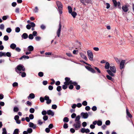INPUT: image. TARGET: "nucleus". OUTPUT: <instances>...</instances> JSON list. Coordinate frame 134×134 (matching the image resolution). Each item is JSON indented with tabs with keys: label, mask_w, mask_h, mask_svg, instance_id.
Wrapping results in <instances>:
<instances>
[{
	"label": "nucleus",
	"mask_w": 134,
	"mask_h": 134,
	"mask_svg": "<svg viewBox=\"0 0 134 134\" xmlns=\"http://www.w3.org/2000/svg\"><path fill=\"white\" fill-rule=\"evenodd\" d=\"M15 71L19 75L22 72L24 71L25 69L24 66L21 64L18 65L15 68Z\"/></svg>",
	"instance_id": "nucleus-1"
},
{
	"label": "nucleus",
	"mask_w": 134,
	"mask_h": 134,
	"mask_svg": "<svg viewBox=\"0 0 134 134\" xmlns=\"http://www.w3.org/2000/svg\"><path fill=\"white\" fill-rule=\"evenodd\" d=\"M56 4L58 7V10L59 11V14L61 15L62 14L63 10V5L61 2L57 1L56 2Z\"/></svg>",
	"instance_id": "nucleus-2"
},
{
	"label": "nucleus",
	"mask_w": 134,
	"mask_h": 134,
	"mask_svg": "<svg viewBox=\"0 0 134 134\" xmlns=\"http://www.w3.org/2000/svg\"><path fill=\"white\" fill-rule=\"evenodd\" d=\"M73 126L76 130H78L81 127V122H75Z\"/></svg>",
	"instance_id": "nucleus-3"
},
{
	"label": "nucleus",
	"mask_w": 134,
	"mask_h": 134,
	"mask_svg": "<svg viewBox=\"0 0 134 134\" xmlns=\"http://www.w3.org/2000/svg\"><path fill=\"white\" fill-rule=\"evenodd\" d=\"M87 53L89 59L91 61L93 60V54L92 52L90 50H88L87 51Z\"/></svg>",
	"instance_id": "nucleus-4"
},
{
	"label": "nucleus",
	"mask_w": 134,
	"mask_h": 134,
	"mask_svg": "<svg viewBox=\"0 0 134 134\" xmlns=\"http://www.w3.org/2000/svg\"><path fill=\"white\" fill-rule=\"evenodd\" d=\"M65 81L64 82V84L65 85H69L72 83V81L70 80V78L68 77L65 78Z\"/></svg>",
	"instance_id": "nucleus-5"
},
{
	"label": "nucleus",
	"mask_w": 134,
	"mask_h": 134,
	"mask_svg": "<svg viewBox=\"0 0 134 134\" xmlns=\"http://www.w3.org/2000/svg\"><path fill=\"white\" fill-rule=\"evenodd\" d=\"M62 27L61 23V22H60L59 25V28L57 32V34L58 37L60 36Z\"/></svg>",
	"instance_id": "nucleus-6"
},
{
	"label": "nucleus",
	"mask_w": 134,
	"mask_h": 134,
	"mask_svg": "<svg viewBox=\"0 0 134 134\" xmlns=\"http://www.w3.org/2000/svg\"><path fill=\"white\" fill-rule=\"evenodd\" d=\"M44 99L46 100V103L47 104H49L51 103V100L49 99V97L47 96H46L44 97Z\"/></svg>",
	"instance_id": "nucleus-7"
},
{
	"label": "nucleus",
	"mask_w": 134,
	"mask_h": 134,
	"mask_svg": "<svg viewBox=\"0 0 134 134\" xmlns=\"http://www.w3.org/2000/svg\"><path fill=\"white\" fill-rule=\"evenodd\" d=\"M81 115L82 116V118L83 119H87L88 116V115L87 113L82 112Z\"/></svg>",
	"instance_id": "nucleus-8"
},
{
	"label": "nucleus",
	"mask_w": 134,
	"mask_h": 134,
	"mask_svg": "<svg viewBox=\"0 0 134 134\" xmlns=\"http://www.w3.org/2000/svg\"><path fill=\"white\" fill-rule=\"evenodd\" d=\"M29 127H32L33 129H35L36 127V125L34 124L32 122H30L29 123Z\"/></svg>",
	"instance_id": "nucleus-9"
},
{
	"label": "nucleus",
	"mask_w": 134,
	"mask_h": 134,
	"mask_svg": "<svg viewBox=\"0 0 134 134\" xmlns=\"http://www.w3.org/2000/svg\"><path fill=\"white\" fill-rule=\"evenodd\" d=\"M125 61V60H122L120 63V68L121 69H122L123 68L124 66Z\"/></svg>",
	"instance_id": "nucleus-10"
},
{
	"label": "nucleus",
	"mask_w": 134,
	"mask_h": 134,
	"mask_svg": "<svg viewBox=\"0 0 134 134\" xmlns=\"http://www.w3.org/2000/svg\"><path fill=\"white\" fill-rule=\"evenodd\" d=\"M122 9L125 12H127L129 10L128 7L126 5L123 6L122 8Z\"/></svg>",
	"instance_id": "nucleus-11"
},
{
	"label": "nucleus",
	"mask_w": 134,
	"mask_h": 134,
	"mask_svg": "<svg viewBox=\"0 0 134 134\" xmlns=\"http://www.w3.org/2000/svg\"><path fill=\"white\" fill-rule=\"evenodd\" d=\"M86 68L89 71H90L92 72L93 73H95V72L94 70L92 68L88 66H86Z\"/></svg>",
	"instance_id": "nucleus-12"
},
{
	"label": "nucleus",
	"mask_w": 134,
	"mask_h": 134,
	"mask_svg": "<svg viewBox=\"0 0 134 134\" xmlns=\"http://www.w3.org/2000/svg\"><path fill=\"white\" fill-rule=\"evenodd\" d=\"M80 55L81 57L83 59L85 60L86 61L88 60V59L86 56L83 53H80Z\"/></svg>",
	"instance_id": "nucleus-13"
},
{
	"label": "nucleus",
	"mask_w": 134,
	"mask_h": 134,
	"mask_svg": "<svg viewBox=\"0 0 134 134\" xmlns=\"http://www.w3.org/2000/svg\"><path fill=\"white\" fill-rule=\"evenodd\" d=\"M110 70L114 73H115L116 72V69L114 66H110Z\"/></svg>",
	"instance_id": "nucleus-14"
},
{
	"label": "nucleus",
	"mask_w": 134,
	"mask_h": 134,
	"mask_svg": "<svg viewBox=\"0 0 134 134\" xmlns=\"http://www.w3.org/2000/svg\"><path fill=\"white\" fill-rule=\"evenodd\" d=\"M47 114L48 115H51L52 116L54 115V113L50 110H48L47 111Z\"/></svg>",
	"instance_id": "nucleus-15"
},
{
	"label": "nucleus",
	"mask_w": 134,
	"mask_h": 134,
	"mask_svg": "<svg viewBox=\"0 0 134 134\" xmlns=\"http://www.w3.org/2000/svg\"><path fill=\"white\" fill-rule=\"evenodd\" d=\"M27 49L28 51L31 52L33 51L34 48L32 46L30 45L28 47Z\"/></svg>",
	"instance_id": "nucleus-16"
},
{
	"label": "nucleus",
	"mask_w": 134,
	"mask_h": 134,
	"mask_svg": "<svg viewBox=\"0 0 134 134\" xmlns=\"http://www.w3.org/2000/svg\"><path fill=\"white\" fill-rule=\"evenodd\" d=\"M21 37L23 38L26 39L28 37V35L27 33H24L22 35Z\"/></svg>",
	"instance_id": "nucleus-17"
},
{
	"label": "nucleus",
	"mask_w": 134,
	"mask_h": 134,
	"mask_svg": "<svg viewBox=\"0 0 134 134\" xmlns=\"http://www.w3.org/2000/svg\"><path fill=\"white\" fill-rule=\"evenodd\" d=\"M110 68V64L108 62L105 63V68L106 69H108Z\"/></svg>",
	"instance_id": "nucleus-18"
},
{
	"label": "nucleus",
	"mask_w": 134,
	"mask_h": 134,
	"mask_svg": "<svg viewBox=\"0 0 134 134\" xmlns=\"http://www.w3.org/2000/svg\"><path fill=\"white\" fill-rule=\"evenodd\" d=\"M107 71L108 74L110 76H114L115 75L113 74V72L109 70H107Z\"/></svg>",
	"instance_id": "nucleus-19"
},
{
	"label": "nucleus",
	"mask_w": 134,
	"mask_h": 134,
	"mask_svg": "<svg viewBox=\"0 0 134 134\" xmlns=\"http://www.w3.org/2000/svg\"><path fill=\"white\" fill-rule=\"evenodd\" d=\"M16 47V45L14 43L11 44L10 46V48L13 49H14Z\"/></svg>",
	"instance_id": "nucleus-20"
},
{
	"label": "nucleus",
	"mask_w": 134,
	"mask_h": 134,
	"mask_svg": "<svg viewBox=\"0 0 134 134\" xmlns=\"http://www.w3.org/2000/svg\"><path fill=\"white\" fill-rule=\"evenodd\" d=\"M35 96L34 94L33 93H31L30 94L29 96L28 97V99H29V98L31 99H33L35 98Z\"/></svg>",
	"instance_id": "nucleus-21"
},
{
	"label": "nucleus",
	"mask_w": 134,
	"mask_h": 134,
	"mask_svg": "<svg viewBox=\"0 0 134 134\" xmlns=\"http://www.w3.org/2000/svg\"><path fill=\"white\" fill-rule=\"evenodd\" d=\"M80 117L79 115H77L75 118V122H81L80 120Z\"/></svg>",
	"instance_id": "nucleus-22"
},
{
	"label": "nucleus",
	"mask_w": 134,
	"mask_h": 134,
	"mask_svg": "<svg viewBox=\"0 0 134 134\" xmlns=\"http://www.w3.org/2000/svg\"><path fill=\"white\" fill-rule=\"evenodd\" d=\"M126 114L130 118L132 117V115L128 111V109L127 108L126 109Z\"/></svg>",
	"instance_id": "nucleus-23"
},
{
	"label": "nucleus",
	"mask_w": 134,
	"mask_h": 134,
	"mask_svg": "<svg viewBox=\"0 0 134 134\" xmlns=\"http://www.w3.org/2000/svg\"><path fill=\"white\" fill-rule=\"evenodd\" d=\"M29 58V57L28 56L25 55H23L19 58V59L21 60L23 58H24V59L26 58V59H28Z\"/></svg>",
	"instance_id": "nucleus-24"
},
{
	"label": "nucleus",
	"mask_w": 134,
	"mask_h": 134,
	"mask_svg": "<svg viewBox=\"0 0 134 134\" xmlns=\"http://www.w3.org/2000/svg\"><path fill=\"white\" fill-rule=\"evenodd\" d=\"M19 130L18 129H15L13 132V134H19Z\"/></svg>",
	"instance_id": "nucleus-25"
},
{
	"label": "nucleus",
	"mask_w": 134,
	"mask_h": 134,
	"mask_svg": "<svg viewBox=\"0 0 134 134\" xmlns=\"http://www.w3.org/2000/svg\"><path fill=\"white\" fill-rule=\"evenodd\" d=\"M70 14H71V15L74 18H75L76 15H77L76 13L75 12H71V13Z\"/></svg>",
	"instance_id": "nucleus-26"
},
{
	"label": "nucleus",
	"mask_w": 134,
	"mask_h": 134,
	"mask_svg": "<svg viewBox=\"0 0 134 134\" xmlns=\"http://www.w3.org/2000/svg\"><path fill=\"white\" fill-rule=\"evenodd\" d=\"M20 75H21L22 77H24L26 76V74L24 71H23L21 73H20Z\"/></svg>",
	"instance_id": "nucleus-27"
},
{
	"label": "nucleus",
	"mask_w": 134,
	"mask_h": 134,
	"mask_svg": "<svg viewBox=\"0 0 134 134\" xmlns=\"http://www.w3.org/2000/svg\"><path fill=\"white\" fill-rule=\"evenodd\" d=\"M32 129L31 128H29L27 129V132L29 133H31L32 132Z\"/></svg>",
	"instance_id": "nucleus-28"
},
{
	"label": "nucleus",
	"mask_w": 134,
	"mask_h": 134,
	"mask_svg": "<svg viewBox=\"0 0 134 134\" xmlns=\"http://www.w3.org/2000/svg\"><path fill=\"white\" fill-rule=\"evenodd\" d=\"M68 10L69 12V13H70L72 12V9L71 7L68 6Z\"/></svg>",
	"instance_id": "nucleus-29"
},
{
	"label": "nucleus",
	"mask_w": 134,
	"mask_h": 134,
	"mask_svg": "<svg viewBox=\"0 0 134 134\" xmlns=\"http://www.w3.org/2000/svg\"><path fill=\"white\" fill-rule=\"evenodd\" d=\"M5 52H0V57H1L3 56L5 57Z\"/></svg>",
	"instance_id": "nucleus-30"
},
{
	"label": "nucleus",
	"mask_w": 134,
	"mask_h": 134,
	"mask_svg": "<svg viewBox=\"0 0 134 134\" xmlns=\"http://www.w3.org/2000/svg\"><path fill=\"white\" fill-rule=\"evenodd\" d=\"M19 110V109L17 107H15L13 109V111L14 112H17Z\"/></svg>",
	"instance_id": "nucleus-31"
},
{
	"label": "nucleus",
	"mask_w": 134,
	"mask_h": 134,
	"mask_svg": "<svg viewBox=\"0 0 134 134\" xmlns=\"http://www.w3.org/2000/svg\"><path fill=\"white\" fill-rule=\"evenodd\" d=\"M11 54L10 52H8L6 53H5V57L7 56L8 57H10L11 56Z\"/></svg>",
	"instance_id": "nucleus-32"
},
{
	"label": "nucleus",
	"mask_w": 134,
	"mask_h": 134,
	"mask_svg": "<svg viewBox=\"0 0 134 134\" xmlns=\"http://www.w3.org/2000/svg\"><path fill=\"white\" fill-rule=\"evenodd\" d=\"M63 121L64 122H68L69 121L68 118V117H65L64 118Z\"/></svg>",
	"instance_id": "nucleus-33"
},
{
	"label": "nucleus",
	"mask_w": 134,
	"mask_h": 134,
	"mask_svg": "<svg viewBox=\"0 0 134 134\" xmlns=\"http://www.w3.org/2000/svg\"><path fill=\"white\" fill-rule=\"evenodd\" d=\"M2 134H7V131L5 128H3L2 129Z\"/></svg>",
	"instance_id": "nucleus-34"
},
{
	"label": "nucleus",
	"mask_w": 134,
	"mask_h": 134,
	"mask_svg": "<svg viewBox=\"0 0 134 134\" xmlns=\"http://www.w3.org/2000/svg\"><path fill=\"white\" fill-rule=\"evenodd\" d=\"M9 39V37L7 35L4 36L3 37V40L4 41H7Z\"/></svg>",
	"instance_id": "nucleus-35"
},
{
	"label": "nucleus",
	"mask_w": 134,
	"mask_h": 134,
	"mask_svg": "<svg viewBox=\"0 0 134 134\" xmlns=\"http://www.w3.org/2000/svg\"><path fill=\"white\" fill-rule=\"evenodd\" d=\"M62 90L61 87L60 86H58L57 88V90L58 92H60Z\"/></svg>",
	"instance_id": "nucleus-36"
},
{
	"label": "nucleus",
	"mask_w": 134,
	"mask_h": 134,
	"mask_svg": "<svg viewBox=\"0 0 134 134\" xmlns=\"http://www.w3.org/2000/svg\"><path fill=\"white\" fill-rule=\"evenodd\" d=\"M97 125L98 126H100L102 124V122L101 121L98 120L97 121Z\"/></svg>",
	"instance_id": "nucleus-37"
},
{
	"label": "nucleus",
	"mask_w": 134,
	"mask_h": 134,
	"mask_svg": "<svg viewBox=\"0 0 134 134\" xmlns=\"http://www.w3.org/2000/svg\"><path fill=\"white\" fill-rule=\"evenodd\" d=\"M39 76L40 77H42L43 76V73L42 72H39L38 74Z\"/></svg>",
	"instance_id": "nucleus-38"
},
{
	"label": "nucleus",
	"mask_w": 134,
	"mask_h": 134,
	"mask_svg": "<svg viewBox=\"0 0 134 134\" xmlns=\"http://www.w3.org/2000/svg\"><path fill=\"white\" fill-rule=\"evenodd\" d=\"M20 31V29L19 27H16L15 28V31L16 32H19Z\"/></svg>",
	"instance_id": "nucleus-39"
},
{
	"label": "nucleus",
	"mask_w": 134,
	"mask_h": 134,
	"mask_svg": "<svg viewBox=\"0 0 134 134\" xmlns=\"http://www.w3.org/2000/svg\"><path fill=\"white\" fill-rule=\"evenodd\" d=\"M106 77L108 79L110 80H111L113 81V79L112 78V77L109 75H107L106 76Z\"/></svg>",
	"instance_id": "nucleus-40"
},
{
	"label": "nucleus",
	"mask_w": 134,
	"mask_h": 134,
	"mask_svg": "<svg viewBox=\"0 0 134 134\" xmlns=\"http://www.w3.org/2000/svg\"><path fill=\"white\" fill-rule=\"evenodd\" d=\"M113 2V3L115 7H117V2L115 0H112Z\"/></svg>",
	"instance_id": "nucleus-41"
},
{
	"label": "nucleus",
	"mask_w": 134,
	"mask_h": 134,
	"mask_svg": "<svg viewBox=\"0 0 134 134\" xmlns=\"http://www.w3.org/2000/svg\"><path fill=\"white\" fill-rule=\"evenodd\" d=\"M6 31L8 33H10L12 31V29L10 28H7L6 29Z\"/></svg>",
	"instance_id": "nucleus-42"
},
{
	"label": "nucleus",
	"mask_w": 134,
	"mask_h": 134,
	"mask_svg": "<svg viewBox=\"0 0 134 134\" xmlns=\"http://www.w3.org/2000/svg\"><path fill=\"white\" fill-rule=\"evenodd\" d=\"M120 5L121 4L120 2H117V6L120 9H121V7Z\"/></svg>",
	"instance_id": "nucleus-43"
},
{
	"label": "nucleus",
	"mask_w": 134,
	"mask_h": 134,
	"mask_svg": "<svg viewBox=\"0 0 134 134\" xmlns=\"http://www.w3.org/2000/svg\"><path fill=\"white\" fill-rule=\"evenodd\" d=\"M29 38L30 39L32 40L34 38V37L32 34H30L29 36Z\"/></svg>",
	"instance_id": "nucleus-44"
},
{
	"label": "nucleus",
	"mask_w": 134,
	"mask_h": 134,
	"mask_svg": "<svg viewBox=\"0 0 134 134\" xmlns=\"http://www.w3.org/2000/svg\"><path fill=\"white\" fill-rule=\"evenodd\" d=\"M35 109L33 108H31L30 109V112L31 113H34L35 111Z\"/></svg>",
	"instance_id": "nucleus-45"
},
{
	"label": "nucleus",
	"mask_w": 134,
	"mask_h": 134,
	"mask_svg": "<svg viewBox=\"0 0 134 134\" xmlns=\"http://www.w3.org/2000/svg\"><path fill=\"white\" fill-rule=\"evenodd\" d=\"M48 116L47 115H45L43 117V119L44 121H46L48 119Z\"/></svg>",
	"instance_id": "nucleus-46"
},
{
	"label": "nucleus",
	"mask_w": 134,
	"mask_h": 134,
	"mask_svg": "<svg viewBox=\"0 0 134 134\" xmlns=\"http://www.w3.org/2000/svg\"><path fill=\"white\" fill-rule=\"evenodd\" d=\"M4 25L2 24L0 25V29L2 30H3L4 29Z\"/></svg>",
	"instance_id": "nucleus-47"
},
{
	"label": "nucleus",
	"mask_w": 134,
	"mask_h": 134,
	"mask_svg": "<svg viewBox=\"0 0 134 134\" xmlns=\"http://www.w3.org/2000/svg\"><path fill=\"white\" fill-rule=\"evenodd\" d=\"M29 118L31 120L33 119L34 118V115L32 114H30L29 115Z\"/></svg>",
	"instance_id": "nucleus-48"
},
{
	"label": "nucleus",
	"mask_w": 134,
	"mask_h": 134,
	"mask_svg": "<svg viewBox=\"0 0 134 134\" xmlns=\"http://www.w3.org/2000/svg\"><path fill=\"white\" fill-rule=\"evenodd\" d=\"M57 107V105L55 104H53L52 105V108L53 109H56Z\"/></svg>",
	"instance_id": "nucleus-49"
},
{
	"label": "nucleus",
	"mask_w": 134,
	"mask_h": 134,
	"mask_svg": "<svg viewBox=\"0 0 134 134\" xmlns=\"http://www.w3.org/2000/svg\"><path fill=\"white\" fill-rule=\"evenodd\" d=\"M68 85H65V84L63 85L62 86V88L64 90L66 89L67 88V86Z\"/></svg>",
	"instance_id": "nucleus-50"
},
{
	"label": "nucleus",
	"mask_w": 134,
	"mask_h": 134,
	"mask_svg": "<svg viewBox=\"0 0 134 134\" xmlns=\"http://www.w3.org/2000/svg\"><path fill=\"white\" fill-rule=\"evenodd\" d=\"M34 12L35 13H36L38 12V9L37 7H35V9H34Z\"/></svg>",
	"instance_id": "nucleus-51"
},
{
	"label": "nucleus",
	"mask_w": 134,
	"mask_h": 134,
	"mask_svg": "<svg viewBox=\"0 0 134 134\" xmlns=\"http://www.w3.org/2000/svg\"><path fill=\"white\" fill-rule=\"evenodd\" d=\"M47 114V112L45 110H43L42 112V114L44 116L45 115Z\"/></svg>",
	"instance_id": "nucleus-52"
},
{
	"label": "nucleus",
	"mask_w": 134,
	"mask_h": 134,
	"mask_svg": "<svg viewBox=\"0 0 134 134\" xmlns=\"http://www.w3.org/2000/svg\"><path fill=\"white\" fill-rule=\"evenodd\" d=\"M68 127V125L66 123L64 124L63 125V127L65 129H66Z\"/></svg>",
	"instance_id": "nucleus-53"
},
{
	"label": "nucleus",
	"mask_w": 134,
	"mask_h": 134,
	"mask_svg": "<svg viewBox=\"0 0 134 134\" xmlns=\"http://www.w3.org/2000/svg\"><path fill=\"white\" fill-rule=\"evenodd\" d=\"M87 102L86 101H84L82 103V104L84 106H86L87 105Z\"/></svg>",
	"instance_id": "nucleus-54"
},
{
	"label": "nucleus",
	"mask_w": 134,
	"mask_h": 134,
	"mask_svg": "<svg viewBox=\"0 0 134 134\" xmlns=\"http://www.w3.org/2000/svg\"><path fill=\"white\" fill-rule=\"evenodd\" d=\"M92 110L93 111H95L97 110V108L96 106H93L92 108Z\"/></svg>",
	"instance_id": "nucleus-55"
},
{
	"label": "nucleus",
	"mask_w": 134,
	"mask_h": 134,
	"mask_svg": "<svg viewBox=\"0 0 134 134\" xmlns=\"http://www.w3.org/2000/svg\"><path fill=\"white\" fill-rule=\"evenodd\" d=\"M105 124L107 125H109L110 124V121L109 120H107L106 121Z\"/></svg>",
	"instance_id": "nucleus-56"
},
{
	"label": "nucleus",
	"mask_w": 134,
	"mask_h": 134,
	"mask_svg": "<svg viewBox=\"0 0 134 134\" xmlns=\"http://www.w3.org/2000/svg\"><path fill=\"white\" fill-rule=\"evenodd\" d=\"M86 129L84 128H82L81 129V132L82 133H86Z\"/></svg>",
	"instance_id": "nucleus-57"
},
{
	"label": "nucleus",
	"mask_w": 134,
	"mask_h": 134,
	"mask_svg": "<svg viewBox=\"0 0 134 134\" xmlns=\"http://www.w3.org/2000/svg\"><path fill=\"white\" fill-rule=\"evenodd\" d=\"M44 98H43L42 97H41L40 98V100L41 102H44Z\"/></svg>",
	"instance_id": "nucleus-58"
},
{
	"label": "nucleus",
	"mask_w": 134,
	"mask_h": 134,
	"mask_svg": "<svg viewBox=\"0 0 134 134\" xmlns=\"http://www.w3.org/2000/svg\"><path fill=\"white\" fill-rule=\"evenodd\" d=\"M41 28L42 29L44 30L45 29L46 27L45 25L42 24L41 25Z\"/></svg>",
	"instance_id": "nucleus-59"
},
{
	"label": "nucleus",
	"mask_w": 134,
	"mask_h": 134,
	"mask_svg": "<svg viewBox=\"0 0 134 134\" xmlns=\"http://www.w3.org/2000/svg\"><path fill=\"white\" fill-rule=\"evenodd\" d=\"M90 107L88 106H86L85 108V110H86L87 111L90 110Z\"/></svg>",
	"instance_id": "nucleus-60"
},
{
	"label": "nucleus",
	"mask_w": 134,
	"mask_h": 134,
	"mask_svg": "<svg viewBox=\"0 0 134 134\" xmlns=\"http://www.w3.org/2000/svg\"><path fill=\"white\" fill-rule=\"evenodd\" d=\"M19 117L18 115H16L14 117V119L15 121H16V120H19Z\"/></svg>",
	"instance_id": "nucleus-61"
},
{
	"label": "nucleus",
	"mask_w": 134,
	"mask_h": 134,
	"mask_svg": "<svg viewBox=\"0 0 134 134\" xmlns=\"http://www.w3.org/2000/svg\"><path fill=\"white\" fill-rule=\"evenodd\" d=\"M15 50L16 51L18 52H20L21 50V49L18 47L16 48Z\"/></svg>",
	"instance_id": "nucleus-62"
},
{
	"label": "nucleus",
	"mask_w": 134,
	"mask_h": 134,
	"mask_svg": "<svg viewBox=\"0 0 134 134\" xmlns=\"http://www.w3.org/2000/svg\"><path fill=\"white\" fill-rule=\"evenodd\" d=\"M70 132L72 133H74L75 131V129L73 128H71L70 129Z\"/></svg>",
	"instance_id": "nucleus-63"
},
{
	"label": "nucleus",
	"mask_w": 134,
	"mask_h": 134,
	"mask_svg": "<svg viewBox=\"0 0 134 134\" xmlns=\"http://www.w3.org/2000/svg\"><path fill=\"white\" fill-rule=\"evenodd\" d=\"M18 83L16 82H14L13 84V87H15L18 86Z\"/></svg>",
	"instance_id": "nucleus-64"
}]
</instances>
